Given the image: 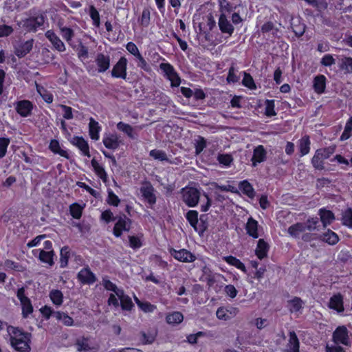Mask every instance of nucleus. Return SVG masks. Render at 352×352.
Wrapping results in <instances>:
<instances>
[{
    "label": "nucleus",
    "mask_w": 352,
    "mask_h": 352,
    "mask_svg": "<svg viewBox=\"0 0 352 352\" xmlns=\"http://www.w3.org/2000/svg\"><path fill=\"white\" fill-rule=\"evenodd\" d=\"M10 341L12 346L20 352H29L31 334L13 327H8Z\"/></svg>",
    "instance_id": "f257e3e1"
},
{
    "label": "nucleus",
    "mask_w": 352,
    "mask_h": 352,
    "mask_svg": "<svg viewBox=\"0 0 352 352\" xmlns=\"http://www.w3.org/2000/svg\"><path fill=\"white\" fill-rule=\"evenodd\" d=\"M44 22L45 16L40 14L20 21L18 22V25L19 27L24 28L26 32H35L44 25Z\"/></svg>",
    "instance_id": "f03ea898"
},
{
    "label": "nucleus",
    "mask_w": 352,
    "mask_h": 352,
    "mask_svg": "<svg viewBox=\"0 0 352 352\" xmlns=\"http://www.w3.org/2000/svg\"><path fill=\"white\" fill-rule=\"evenodd\" d=\"M183 201L189 207H194L197 205L200 192L198 189L193 187H185L182 188Z\"/></svg>",
    "instance_id": "7ed1b4c3"
},
{
    "label": "nucleus",
    "mask_w": 352,
    "mask_h": 352,
    "mask_svg": "<svg viewBox=\"0 0 352 352\" xmlns=\"http://www.w3.org/2000/svg\"><path fill=\"white\" fill-rule=\"evenodd\" d=\"M115 219L116 223L113 227V233L116 237H120L124 231H129L131 221L125 214L116 216Z\"/></svg>",
    "instance_id": "20e7f679"
},
{
    "label": "nucleus",
    "mask_w": 352,
    "mask_h": 352,
    "mask_svg": "<svg viewBox=\"0 0 352 352\" xmlns=\"http://www.w3.org/2000/svg\"><path fill=\"white\" fill-rule=\"evenodd\" d=\"M25 292V287L19 288L16 292V296L22 307V316L24 318H27L33 312V306L30 299L26 296Z\"/></svg>",
    "instance_id": "39448f33"
},
{
    "label": "nucleus",
    "mask_w": 352,
    "mask_h": 352,
    "mask_svg": "<svg viewBox=\"0 0 352 352\" xmlns=\"http://www.w3.org/2000/svg\"><path fill=\"white\" fill-rule=\"evenodd\" d=\"M333 340L335 344H342L344 345H349V337L348 330L344 326H340L336 328L333 333Z\"/></svg>",
    "instance_id": "423d86ee"
},
{
    "label": "nucleus",
    "mask_w": 352,
    "mask_h": 352,
    "mask_svg": "<svg viewBox=\"0 0 352 352\" xmlns=\"http://www.w3.org/2000/svg\"><path fill=\"white\" fill-rule=\"evenodd\" d=\"M126 65L127 60L124 57L119 59L117 63L113 66L111 71V76L115 78H126Z\"/></svg>",
    "instance_id": "0eeeda50"
},
{
    "label": "nucleus",
    "mask_w": 352,
    "mask_h": 352,
    "mask_svg": "<svg viewBox=\"0 0 352 352\" xmlns=\"http://www.w3.org/2000/svg\"><path fill=\"white\" fill-rule=\"evenodd\" d=\"M140 192L142 197L147 201L149 205L153 206L156 202V197L154 194V188L150 182H144L140 187Z\"/></svg>",
    "instance_id": "6e6552de"
},
{
    "label": "nucleus",
    "mask_w": 352,
    "mask_h": 352,
    "mask_svg": "<svg viewBox=\"0 0 352 352\" xmlns=\"http://www.w3.org/2000/svg\"><path fill=\"white\" fill-rule=\"evenodd\" d=\"M95 63L97 66V72L98 73H104L110 67V56L102 53H98L96 56Z\"/></svg>",
    "instance_id": "1a4fd4ad"
},
{
    "label": "nucleus",
    "mask_w": 352,
    "mask_h": 352,
    "mask_svg": "<svg viewBox=\"0 0 352 352\" xmlns=\"http://www.w3.org/2000/svg\"><path fill=\"white\" fill-rule=\"evenodd\" d=\"M170 254L175 259L181 262L190 263L196 259L193 254L185 249L179 250H173L170 251Z\"/></svg>",
    "instance_id": "9d476101"
},
{
    "label": "nucleus",
    "mask_w": 352,
    "mask_h": 352,
    "mask_svg": "<svg viewBox=\"0 0 352 352\" xmlns=\"http://www.w3.org/2000/svg\"><path fill=\"white\" fill-rule=\"evenodd\" d=\"M78 279L83 284L91 285L96 281V276L89 267L82 269L78 274Z\"/></svg>",
    "instance_id": "9b49d317"
},
{
    "label": "nucleus",
    "mask_w": 352,
    "mask_h": 352,
    "mask_svg": "<svg viewBox=\"0 0 352 352\" xmlns=\"http://www.w3.org/2000/svg\"><path fill=\"white\" fill-rule=\"evenodd\" d=\"M46 38L51 42L54 47L58 52H65L66 48L64 43L52 30H47L45 32Z\"/></svg>",
    "instance_id": "f8f14e48"
},
{
    "label": "nucleus",
    "mask_w": 352,
    "mask_h": 352,
    "mask_svg": "<svg viewBox=\"0 0 352 352\" xmlns=\"http://www.w3.org/2000/svg\"><path fill=\"white\" fill-rule=\"evenodd\" d=\"M34 39H30L25 42L21 43L15 47L14 53L19 58L24 57L32 49Z\"/></svg>",
    "instance_id": "ddd939ff"
},
{
    "label": "nucleus",
    "mask_w": 352,
    "mask_h": 352,
    "mask_svg": "<svg viewBox=\"0 0 352 352\" xmlns=\"http://www.w3.org/2000/svg\"><path fill=\"white\" fill-rule=\"evenodd\" d=\"M102 142L106 148L111 150H116L120 146L118 136L115 133L104 134Z\"/></svg>",
    "instance_id": "4468645a"
},
{
    "label": "nucleus",
    "mask_w": 352,
    "mask_h": 352,
    "mask_svg": "<svg viewBox=\"0 0 352 352\" xmlns=\"http://www.w3.org/2000/svg\"><path fill=\"white\" fill-rule=\"evenodd\" d=\"M218 25L222 33L228 34L229 36L233 34L234 27L224 14L220 15Z\"/></svg>",
    "instance_id": "2eb2a0df"
},
{
    "label": "nucleus",
    "mask_w": 352,
    "mask_h": 352,
    "mask_svg": "<svg viewBox=\"0 0 352 352\" xmlns=\"http://www.w3.org/2000/svg\"><path fill=\"white\" fill-rule=\"evenodd\" d=\"M33 105L29 100L19 101L16 105V112L22 117H27L30 115Z\"/></svg>",
    "instance_id": "dca6fc26"
},
{
    "label": "nucleus",
    "mask_w": 352,
    "mask_h": 352,
    "mask_svg": "<svg viewBox=\"0 0 352 352\" xmlns=\"http://www.w3.org/2000/svg\"><path fill=\"white\" fill-rule=\"evenodd\" d=\"M266 158V151L262 145L256 146L252 157V166H256L258 163L265 161Z\"/></svg>",
    "instance_id": "f3484780"
},
{
    "label": "nucleus",
    "mask_w": 352,
    "mask_h": 352,
    "mask_svg": "<svg viewBox=\"0 0 352 352\" xmlns=\"http://www.w3.org/2000/svg\"><path fill=\"white\" fill-rule=\"evenodd\" d=\"M318 215L320 216V221L324 228L329 226L335 219L333 213L331 210H328L324 208L319 210Z\"/></svg>",
    "instance_id": "a211bd4d"
},
{
    "label": "nucleus",
    "mask_w": 352,
    "mask_h": 352,
    "mask_svg": "<svg viewBox=\"0 0 352 352\" xmlns=\"http://www.w3.org/2000/svg\"><path fill=\"white\" fill-rule=\"evenodd\" d=\"M203 274L201 277L202 281H205L208 286V288L212 287L216 283L217 274L212 273V272L207 267H204L202 270Z\"/></svg>",
    "instance_id": "6ab92c4d"
},
{
    "label": "nucleus",
    "mask_w": 352,
    "mask_h": 352,
    "mask_svg": "<svg viewBox=\"0 0 352 352\" xmlns=\"http://www.w3.org/2000/svg\"><path fill=\"white\" fill-rule=\"evenodd\" d=\"M270 246L264 239H261L258 240L256 248L255 250V254L259 259H263L267 256Z\"/></svg>",
    "instance_id": "aec40b11"
},
{
    "label": "nucleus",
    "mask_w": 352,
    "mask_h": 352,
    "mask_svg": "<svg viewBox=\"0 0 352 352\" xmlns=\"http://www.w3.org/2000/svg\"><path fill=\"white\" fill-rule=\"evenodd\" d=\"M289 340L287 344V351L288 352H299V340L294 331H290L289 333Z\"/></svg>",
    "instance_id": "412c9836"
},
{
    "label": "nucleus",
    "mask_w": 352,
    "mask_h": 352,
    "mask_svg": "<svg viewBox=\"0 0 352 352\" xmlns=\"http://www.w3.org/2000/svg\"><path fill=\"white\" fill-rule=\"evenodd\" d=\"M318 239L327 243L329 245H335L339 241V237L337 234L331 230H327L326 232L319 235Z\"/></svg>",
    "instance_id": "4be33fe9"
},
{
    "label": "nucleus",
    "mask_w": 352,
    "mask_h": 352,
    "mask_svg": "<svg viewBox=\"0 0 352 352\" xmlns=\"http://www.w3.org/2000/svg\"><path fill=\"white\" fill-rule=\"evenodd\" d=\"M258 221L254 219L252 217H250L248 219L245 230L247 233L254 239H257L258 237Z\"/></svg>",
    "instance_id": "5701e85b"
},
{
    "label": "nucleus",
    "mask_w": 352,
    "mask_h": 352,
    "mask_svg": "<svg viewBox=\"0 0 352 352\" xmlns=\"http://www.w3.org/2000/svg\"><path fill=\"white\" fill-rule=\"evenodd\" d=\"M72 142L82 151L84 155L87 157L90 156L89 145L87 141H85L82 138L74 137L72 140Z\"/></svg>",
    "instance_id": "b1692460"
},
{
    "label": "nucleus",
    "mask_w": 352,
    "mask_h": 352,
    "mask_svg": "<svg viewBox=\"0 0 352 352\" xmlns=\"http://www.w3.org/2000/svg\"><path fill=\"white\" fill-rule=\"evenodd\" d=\"M100 131V126L98 122H96L93 118H89V133L92 140H98L99 139V132Z\"/></svg>",
    "instance_id": "393cba45"
},
{
    "label": "nucleus",
    "mask_w": 352,
    "mask_h": 352,
    "mask_svg": "<svg viewBox=\"0 0 352 352\" xmlns=\"http://www.w3.org/2000/svg\"><path fill=\"white\" fill-rule=\"evenodd\" d=\"M339 68L345 74L352 73V58L341 56L339 59Z\"/></svg>",
    "instance_id": "a878e982"
},
{
    "label": "nucleus",
    "mask_w": 352,
    "mask_h": 352,
    "mask_svg": "<svg viewBox=\"0 0 352 352\" xmlns=\"http://www.w3.org/2000/svg\"><path fill=\"white\" fill-rule=\"evenodd\" d=\"M239 189L249 198L253 199L255 196V191L251 184L247 180L241 182L239 184Z\"/></svg>",
    "instance_id": "bb28decb"
},
{
    "label": "nucleus",
    "mask_w": 352,
    "mask_h": 352,
    "mask_svg": "<svg viewBox=\"0 0 352 352\" xmlns=\"http://www.w3.org/2000/svg\"><path fill=\"white\" fill-rule=\"evenodd\" d=\"M329 307L338 312L342 311L344 308L342 296L340 295H334L332 296L330 299Z\"/></svg>",
    "instance_id": "cd10ccee"
},
{
    "label": "nucleus",
    "mask_w": 352,
    "mask_h": 352,
    "mask_svg": "<svg viewBox=\"0 0 352 352\" xmlns=\"http://www.w3.org/2000/svg\"><path fill=\"white\" fill-rule=\"evenodd\" d=\"M325 81L326 78L323 75H319L315 77L314 80V88L316 92L318 94H322L325 89Z\"/></svg>",
    "instance_id": "c85d7f7f"
},
{
    "label": "nucleus",
    "mask_w": 352,
    "mask_h": 352,
    "mask_svg": "<svg viewBox=\"0 0 352 352\" xmlns=\"http://www.w3.org/2000/svg\"><path fill=\"white\" fill-rule=\"evenodd\" d=\"M303 305L302 300L298 297H294L287 301V307L292 313L299 311L303 307Z\"/></svg>",
    "instance_id": "c756f323"
},
{
    "label": "nucleus",
    "mask_w": 352,
    "mask_h": 352,
    "mask_svg": "<svg viewBox=\"0 0 352 352\" xmlns=\"http://www.w3.org/2000/svg\"><path fill=\"white\" fill-rule=\"evenodd\" d=\"M186 219L190 223V226L194 228V229L201 233L204 231V229L199 230L197 227V224L198 223V212L196 210H190L186 213Z\"/></svg>",
    "instance_id": "7c9ffc66"
},
{
    "label": "nucleus",
    "mask_w": 352,
    "mask_h": 352,
    "mask_svg": "<svg viewBox=\"0 0 352 352\" xmlns=\"http://www.w3.org/2000/svg\"><path fill=\"white\" fill-rule=\"evenodd\" d=\"M166 322L170 324H177L184 320L183 314L179 311H174L166 316Z\"/></svg>",
    "instance_id": "2f4dec72"
},
{
    "label": "nucleus",
    "mask_w": 352,
    "mask_h": 352,
    "mask_svg": "<svg viewBox=\"0 0 352 352\" xmlns=\"http://www.w3.org/2000/svg\"><path fill=\"white\" fill-rule=\"evenodd\" d=\"M54 251H45L42 250L39 253V259L41 262L49 264L50 266L54 265Z\"/></svg>",
    "instance_id": "473e14b6"
},
{
    "label": "nucleus",
    "mask_w": 352,
    "mask_h": 352,
    "mask_svg": "<svg viewBox=\"0 0 352 352\" xmlns=\"http://www.w3.org/2000/svg\"><path fill=\"white\" fill-rule=\"evenodd\" d=\"M91 165L97 175L104 182H107V175L104 168L94 159L91 160Z\"/></svg>",
    "instance_id": "72a5a7b5"
},
{
    "label": "nucleus",
    "mask_w": 352,
    "mask_h": 352,
    "mask_svg": "<svg viewBox=\"0 0 352 352\" xmlns=\"http://www.w3.org/2000/svg\"><path fill=\"white\" fill-rule=\"evenodd\" d=\"M49 147L53 153H57L65 158H69L67 152L65 150L61 149L60 144L56 140H51Z\"/></svg>",
    "instance_id": "f704fd0d"
},
{
    "label": "nucleus",
    "mask_w": 352,
    "mask_h": 352,
    "mask_svg": "<svg viewBox=\"0 0 352 352\" xmlns=\"http://www.w3.org/2000/svg\"><path fill=\"white\" fill-rule=\"evenodd\" d=\"M287 231L291 236L296 237L300 233L305 231V227L303 223H296L289 226Z\"/></svg>",
    "instance_id": "c9c22d12"
},
{
    "label": "nucleus",
    "mask_w": 352,
    "mask_h": 352,
    "mask_svg": "<svg viewBox=\"0 0 352 352\" xmlns=\"http://www.w3.org/2000/svg\"><path fill=\"white\" fill-rule=\"evenodd\" d=\"M324 158H323L322 154H320L318 151H316L315 155L312 157L311 164L316 169L322 170L324 169Z\"/></svg>",
    "instance_id": "e433bc0d"
},
{
    "label": "nucleus",
    "mask_w": 352,
    "mask_h": 352,
    "mask_svg": "<svg viewBox=\"0 0 352 352\" xmlns=\"http://www.w3.org/2000/svg\"><path fill=\"white\" fill-rule=\"evenodd\" d=\"M223 259L230 265H232L236 268L242 270L243 272H246V267L244 264L238 258L232 256H225Z\"/></svg>",
    "instance_id": "4c0bfd02"
},
{
    "label": "nucleus",
    "mask_w": 352,
    "mask_h": 352,
    "mask_svg": "<svg viewBox=\"0 0 352 352\" xmlns=\"http://www.w3.org/2000/svg\"><path fill=\"white\" fill-rule=\"evenodd\" d=\"M54 318L66 326H72L74 322L73 319L64 312L56 311L54 313Z\"/></svg>",
    "instance_id": "58836bf2"
},
{
    "label": "nucleus",
    "mask_w": 352,
    "mask_h": 352,
    "mask_svg": "<svg viewBox=\"0 0 352 352\" xmlns=\"http://www.w3.org/2000/svg\"><path fill=\"white\" fill-rule=\"evenodd\" d=\"M310 140L308 136H305L300 140L299 150L301 155H305L309 152Z\"/></svg>",
    "instance_id": "ea45409f"
},
{
    "label": "nucleus",
    "mask_w": 352,
    "mask_h": 352,
    "mask_svg": "<svg viewBox=\"0 0 352 352\" xmlns=\"http://www.w3.org/2000/svg\"><path fill=\"white\" fill-rule=\"evenodd\" d=\"M77 351L83 352H91L92 348L89 346L88 340L85 338L78 339L76 342Z\"/></svg>",
    "instance_id": "a19ab883"
},
{
    "label": "nucleus",
    "mask_w": 352,
    "mask_h": 352,
    "mask_svg": "<svg viewBox=\"0 0 352 352\" xmlns=\"http://www.w3.org/2000/svg\"><path fill=\"white\" fill-rule=\"evenodd\" d=\"M292 28L296 36L300 37L305 33L306 25L298 20L292 24Z\"/></svg>",
    "instance_id": "79ce46f5"
},
{
    "label": "nucleus",
    "mask_w": 352,
    "mask_h": 352,
    "mask_svg": "<svg viewBox=\"0 0 352 352\" xmlns=\"http://www.w3.org/2000/svg\"><path fill=\"white\" fill-rule=\"evenodd\" d=\"M117 128L118 130L126 133L129 138H134L133 129V127L123 122H120L117 124Z\"/></svg>",
    "instance_id": "37998d69"
},
{
    "label": "nucleus",
    "mask_w": 352,
    "mask_h": 352,
    "mask_svg": "<svg viewBox=\"0 0 352 352\" xmlns=\"http://www.w3.org/2000/svg\"><path fill=\"white\" fill-rule=\"evenodd\" d=\"M50 297L56 305H60L63 302V294L60 290L54 289L50 292Z\"/></svg>",
    "instance_id": "c03bdc74"
},
{
    "label": "nucleus",
    "mask_w": 352,
    "mask_h": 352,
    "mask_svg": "<svg viewBox=\"0 0 352 352\" xmlns=\"http://www.w3.org/2000/svg\"><path fill=\"white\" fill-rule=\"evenodd\" d=\"M319 221L317 217H312L308 219L305 223H304V226L305 227V230H309L310 232L318 230Z\"/></svg>",
    "instance_id": "a18cd8bd"
},
{
    "label": "nucleus",
    "mask_w": 352,
    "mask_h": 352,
    "mask_svg": "<svg viewBox=\"0 0 352 352\" xmlns=\"http://www.w3.org/2000/svg\"><path fill=\"white\" fill-rule=\"evenodd\" d=\"M69 256V249L67 246H65L60 250V263L61 267H65L67 265Z\"/></svg>",
    "instance_id": "49530a36"
},
{
    "label": "nucleus",
    "mask_w": 352,
    "mask_h": 352,
    "mask_svg": "<svg viewBox=\"0 0 352 352\" xmlns=\"http://www.w3.org/2000/svg\"><path fill=\"white\" fill-rule=\"evenodd\" d=\"M342 224L349 227L352 228V209L348 208L346 210L342 217Z\"/></svg>",
    "instance_id": "de8ad7c7"
},
{
    "label": "nucleus",
    "mask_w": 352,
    "mask_h": 352,
    "mask_svg": "<svg viewBox=\"0 0 352 352\" xmlns=\"http://www.w3.org/2000/svg\"><path fill=\"white\" fill-rule=\"evenodd\" d=\"M151 157H152L155 160H158L160 161H168V159L167 157L166 153L162 150L153 149L151 150L149 153Z\"/></svg>",
    "instance_id": "09e8293b"
},
{
    "label": "nucleus",
    "mask_w": 352,
    "mask_h": 352,
    "mask_svg": "<svg viewBox=\"0 0 352 352\" xmlns=\"http://www.w3.org/2000/svg\"><path fill=\"white\" fill-rule=\"evenodd\" d=\"M352 135V116L346 123L344 130L340 137L341 140L349 139Z\"/></svg>",
    "instance_id": "8fccbe9b"
},
{
    "label": "nucleus",
    "mask_w": 352,
    "mask_h": 352,
    "mask_svg": "<svg viewBox=\"0 0 352 352\" xmlns=\"http://www.w3.org/2000/svg\"><path fill=\"white\" fill-rule=\"evenodd\" d=\"M89 15L93 21V24L98 28L100 26V14L98 11L94 6H91L89 8Z\"/></svg>",
    "instance_id": "3c124183"
},
{
    "label": "nucleus",
    "mask_w": 352,
    "mask_h": 352,
    "mask_svg": "<svg viewBox=\"0 0 352 352\" xmlns=\"http://www.w3.org/2000/svg\"><path fill=\"white\" fill-rule=\"evenodd\" d=\"M69 210L71 215L74 219H78L81 217L82 208L80 205L77 204H74L70 206Z\"/></svg>",
    "instance_id": "603ef678"
},
{
    "label": "nucleus",
    "mask_w": 352,
    "mask_h": 352,
    "mask_svg": "<svg viewBox=\"0 0 352 352\" xmlns=\"http://www.w3.org/2000/svg\"><path fill=\"white\" fill-rule=\"evenodd\" d=\"M62 33L63 38L68 43H69L74 36V30L69 28L61 27L60 28Z\"/></svg>",
    "instance_id": "864d4df0"
},
{
    "label": "nucleus",
    "mask_w": 352,
    "mask_h": 352,
    "mask_svg": "<svg viewBox=\"0 0 352 352\" xmlns=\"http://www.w3.org/2000/svg\"><path fill=\"white\" fill-rule=\"evenodd\" d=\"M151 12L148 8H144L142 12L140 23L144 27L148 26L150 23Z\"/></svg>",
    "instance_id": "5fc2aeb1"
},
{
    "label": "nucleus",
    "mask_w": 352,
    "mask_h": 352,
    "mask_svg": "<svg viewBox=\"0 0 352 352\" xmlns=\"http://www.w3.org/2000/svg\"><path fill=\"white\" fill-rule=\"evenodd\" d=\"M274 100H267L265 101V114L267 116L272 117L276 115L274 111Z\"/></svg>",
    "instance_id": "6e6d98bb"
},
{
    "label": "nucleus",
    "mask_w": 352,
    "mask_h": 352,
    "mask_svg": "<svg viewBox=\"0 0 352 352\" xmlns=\"http://www.w3.org/2000/svg\"><path fill=\"white\" fill-rule=\"evenodd\" d=\"M206 140L204 138L199 136L197 140H195V154H200L202 151L206 147Z\"/></svg>",
    "instance_id": "4d7b16f0"
},
{
    "label": "nucleus",
    "mask_w": 352,
    "mask_h": 352,
    "mask_svg": "<svg viewBox=\"0 0 352 352\" xmlns=\"http://www.w3.org/2000/svg\"><path fill=\"white\" fill-rule=\"evenodd\" d=\"M10 140L9 138H0V158H3L7 152V148L10 144Z\"/></svg>",
    "instance_id": "13d9d810"
},
{
    "label": "nucleus",
    "mask_w": 352,
    "mask_h": 352,
    "mask_svg": "<svg viewBox=\"0 0 352 352\" xmlns=\"http://www.w3.org/2000/svg\"><path fill=\"white\" fill-rule=\"evenodd\" d=\"M218 162L226 166H229L233 161V158L231 155L229 154H221L217 157Z\"/></svg>",
    "instance_id": "bf43d9fd"
},
{
    "label": "nucleus",
    "mask_w": 352,
    "mask_h": 352,
    "mask_svg": "<svg viewBox=\"0 0 352 352\" xmlns=\"http://www.w3.org/2000/svg\"><path fill=\"white\" fill-rule=\"evenodd\" d=\"M120 305L122 309L126 311H131L134 307L131 298L129 296H126L123 299H121Z\"/></svg>",
    "instance_id": "052dcab7"
},
{
    "label": "nucleus",
    "mask_w": 352,
    "mask_h": 352,
    "mask_svg": "<svg viewBox=\"0 0 352 352\" xmlns=\"http://www.w3.org/2000/svg\"><path fill=\"white\" fill-rule=\"evenodd\" d=\"M4 267L7 269H12L17 272H23L24 270L22 265L11 260H6L4 263Z\"/></svg>",
    "instance_id": "680f3d73"
},
{
    "label": "nucleus",
    "mask_w": 352,
    "mask_h": 352,
    "mask_svg": "<svg viewBox=\"0 0 352 352\" xmlns=\"http://www.w3.org/2000/svg\"><path fill=\"white\" fill-rule=\"evenodd\" d=\"M243 84L250 89L256 87L254 80L250 74L244 72V77L243 79Z\"/></svg>",
    "instance_id": "e2e57ef3"
},
{
    "label": "nucleus",
    "mask_w": 352,
    "mask_h": 352,
    "mask_svg": "<svg viewBox=\"0 0 352 352\" xmlns=\"http://www.w3.org/2000/svg\"><path fill=\"white\" fill-rule=\"evenodd\" d=\"M160 68L165 73L168 78L176 72L173 67L169 63H161Z\"/></svg>",
    "instance_id": "0e129e2a"
},
{
    "label": "nucleus",
    "mask_w": 352,
    "mask_h": 352,
    "mask_svg": "<svg viewBox=\"0 0 352 352\" xmlns=\"http://www.w3.org/2000/svg\"><path fill=\"white\" fill-rule=\"evenodd\" d=\"M236 71L234 67L232 65L229 69L228 75L227 77V81L228 82H236L239 80V78L236 74Z\"/></svg>",
    "instance_id": "69168bd1"
},
{
    "label": "nucleus",
    "mask_w": 352,
    "mask_h": 352,
    "mask_svg": "<svg viewBox=\"0 0 352 352\" xmlns=\"http://www.w3.org/2000/svg\"><path fill=\"white\" fill-rule=\"evenodd\" d=\"M320 154H322L323 158H329L336 151L335 146H331L327 148L317 150Z\"/></svg>",
    "instance_id": "338daca9"
},
{
    "label": "nucleus",
    "mask_w": 352,
    "mask_h": 352,
    "mask_svg": "<svg viewBox=\"0 0 352 352\" xmlns=\"http://www.w3.org/2000/svg\"><path fill=\"white\" fill-rule=\"evenodd\" d=\"M120 201V199L118 198V197L116 195H115L113 192V191L109 190L108 192L107 202L109 204L117 206H118Z\"/></svg>",
    "instance_id": "774afa93"
}]
</instances>
